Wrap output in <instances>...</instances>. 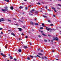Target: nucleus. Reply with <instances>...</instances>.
Instances as JSON below:
<instances>
[{"instance_id": "a19ab883", "label": "nucleus", "mask_w": 61, "mask_h": 61, "mask_svg": "<svg viewBox=\"0 0 61 61\" xmlns=\"http://www.w3.org/2000/svg\"><path fill=\"white\" fill-rule=\"evenodd\" d=\"M50 25H51V26H53V24H51Z\"/></svg>"}, {"instance_id": "f3484780", "label": "nucleus", "mask_w": 61, "mask_h": 61, "mask_svg": "<svg viewBox=\"0 0 61 61\" xmlns=\"http://www.w3.org/2000/svg\"><path fill=\"white\" fill-rule=\"evenodd\" d=\"M30 56V57H31V58H33V57H34L33 56L31 55Z\"/></svg>"}, {"instance_id": "bf43d9fd", "label": "nucleus", "mask_w": 61, "mask_h": 61, "mask_svg": "<svg viewBox=\"0 0 61 61\" xmlns=\"http://www.w3.org/2000/svg\"><path fill=\"white\" fill-rule=\"evenodd\" d=\"M8 56H10V54H9L8 55Z\"/></svg>"}, {"instance_id": "7c9ffc66", "label": "nucleus", "mask_w": 61, "mask_h": 61, "mask_svg": "<svg viewBox=\"0 0 61 61\" xmlns=\"http://www.w3.org/2000/svg\"><path fill=\"white\" fill-rule=\"evenodd\" d=\"M32 11H35V10L34 9H33L32 10Z\"/></svg>"}, {"instance_id": "c9c22d12", "label": "nucleus", "mask_w": 61, "mask_h": 61, "mask_svg": "<svg viewBox=\"0 0 61 61\" xmlns=\"http://www.w3.org/2000/svg\"><path fill=\"white\" fill-rule=\"evenodd\" d=\"M48 36H51L50 35H48Z\"/></svg>"}, {"instance_id": "a211bd4d", "label": "nucleus", "mask_w": 61, "mask_h": 61, "mask_svg": "<svg viewBox=\"0 0 61 61\" xmlns=\"http://www.w3.org/2000/svg\"><path fill=\"white\" fill-rule=\"evenodd\" d=\"M10 59H13V57H12V56H10Z\"/></svg>"}, {"instance_id": "49530a36", "label": "nucleus", "mask_w": 61, "mask_h": 61, "mask_svg": "<svg viewBox=\"0 0 61 61\" xmlns=\"http://www.w3.org/2000/svg\"><path fill=\"white\" fill-rule=\"evenodd\" d=\"M30 45H32V44H31V43L30 42Z\"/></svg>"}, {"instance_id": "8fccbe9b", "label": "nucleus", "mask_w": 61, "mask_h": 61, "mask_svg": "<svg viewBox=\"0 0 61 61\" xmlns=\"http://www.w3.org/2000/svg\"><path fill=\"white\" fill-rule=\"evenodd\" d=\"M41 52H43V50H41Z\"/></svg>"}, {"instance_id": "393cba45", "label": "nucleus", "mask_w": 61, "mask_h": 61, "mask_svg": "<svg viewBox=\"0 0 61 61\" xmlns=\"http://www.w3.org/2000/svg\"><path fill=\"white\" fill-rule=\"evenodd\" d=\"M47 10L48 11H51V10H49L48 9Z\"/></svg>"}, {"instance_id": "e433bc0d", "label": "nucleus", "mask_w": 61, "mask_h": 61, "mask_svg": "<svg viewBox=\"0 0 61 61\" xmlns=\"http://www.w3.org/2000/svg\"><path fill=\"white\" fill-rule=\"evenodd\" d=\"M28 37L27 36H25V38H27Z\"/></svg>"}, {"instance_id": "1a4fd4ad", "label": "nucleus", "mask_w": 61, "mask_h": 61, "mask_svg": "<svg viewBox=\"0 0 61 61\" xmlns=\"http://www.w3.org/2000/svg\"><path fill=\"white\" fill-rule=\"evenodd\" d=\"M35 14H38V11H35Z\"/></svg>"}, {"instance_id": "39448f33", "label": "nucleus", "mask_w": 61, "mask_h": 61, "mask_svg": "<svg viewBox=\"0 0 61 61\" xmlns=\"http://www.w3.org/2000/svg\"><path fill=\"white\" fill-rule=\"evenodd\" d=\"M55 40L56 41H58L59 40L58 38H57V37L55 38Z\"/></svg>"}, {"instance_id": "a18cd8bd", "label": "nucleus", "mask_w": 61, "mask_h": 61, "mask_svg": "<svg viewBox=\"0 0 61 61\" xmlns=\"http://www.w3.org/2000/svg\"><path fill=\"white\" fill-rule=\"evenodd\" d=\"M53 15V16H54V17H56V16L55 15Z\"/></svg>"}, {"instance_id": "9d476101", "label": "nucleus", "mask_w": 61, "mask_h": 61, "mask_svg": "<svg viewBox=\"0 0 61 61\" xmlns=\"http://www.w3.org/2000/svg\"><path fill=\"white\" fill-rule=\"evenodd\" d=\"M23 8H24V7L22 6H20L19 7V8H20V9Z\"/></svg>"}, {"instance_id": "a878e982", "label": "nucleus", "mask_w": 61, "mask_h": 61, "mask_svg": "<svg viewBox=\"0 0 61 61\" xmlns=\"http://www.w3.org/2000/svg\"><path fill=\"white\" fill-rule=\"evenodd\" d=\"M38 37H41V36L40 35H39L38 36Z\"/></svg>"}, {"instance_id": "5701e85b", "label": "nucleus", "mask_w": 61, "mask_h": 61, "mask_svg": "<svg viewBox=\"0 0 61 61\" xmlns=\"http://www.w3.org/2000/svg\"><path fill=\"white\" fill-rule=\"evenodd\" d=\"M37 56L39 57V58H41V57L39 56L38 55H37Z\"/></svg>"}, {"instance_id": "f03ea898", "label": "nucleus", "mask_w": 61, "mask_h": 61, "mask_svg": "<svg viewBox=\"0 0 61 61\" xmlns=\"http://www.w3.org/2000/svg\"><path fill=\"white\" fill-rule=\"evenodd\" d=\"M46 29L48 31H49V30H52V29L51 28H49L48 27H47L46 28Z\"/></svg>"}, {"instance_id": "4d7b16f0", "label": "nucleus", "mask_w": 61, "mask_h": 61, "mask_svg": "<svg viewBox=\"0 0 61 61\" xmlns=\"http://www.w3.org/2000/svg\"><path fill=\"white\" fill-rule=\"evenodd\" d=\"M40 50V49H39L38 50Z\"/></svg>"}, {"instance_id": "f257e3e1", "label": "nucleus", "mask_w": 61, "mask_h": 61, "mask_svg": "<svg viewBox=\"0 0 61 61\" xmlns=\"http://www.w3.org/2000/svg\"><path fill=\"white\" fill-rule=\"evenodd\" d=\"M6 6L5 7V9H2V11L3 12H5V11H6V10H7V8H8Z\"/></svg>"}, {"instance_id": "412c9836", "label": "nucleus", "mask_w": 61, "mask_h": 61, "mask_svg": "<svg viewBox=\"0 0 61 61\" xmlns=\"http://www.w3.org/2000/svg\"><path fill=\"white\" fill-rule=\"evenodd\" d=\"M37 4H38V5H41L40 3L39 2H38V3H37Z\"/></svg>"}, {"instance_id": "680f3d73", "label": "nucleus", "mask_w": 61, "mask_h": 61, "mask_svg": "<svg viewBox=\"0 0 61 61\" xmlns=\"http://www.w3.org/2000/svg\"><path fill=\"white\" fill-rule=\"evenodd\" d=\"M24 0L25 1H27V0Z\"/></svg>"}, {"instance_id": "c756f323", "label": "nucleus", "mask_w": 61, "mask_h": 61, "mask_svg": "<svg viewBox=\"0 0 61 61\" xmlns=\"http://www.w3.org/2000/svg\"><path fill=\"white\" fill-rule=\"evenodd\" d=\"M1 55H2V56H3L4 55V54H3V53H1Z\"/></svg>"}, {"instance_id": "6e6d98bb", "label": "nucleus", "mask_w": 61, "mask_h": 61, "mask_svg": "<svg viewBox=\"0 0 61 61\" xmlns=\"http://www.w3.org/2000/svg\"><path fill=\"white\" fill-rule=\"evenodd\" d=\"M54 52V50H53L52 51V52Z\"/></svg>"}, {"instance_id": "de8ad7c7", "label": "nucleus", "mask_w": 61, "mask_h": 61, "mask_svg": "<svg viewBox=\"0 0 61 61\" xmlns=\"http://www.w3.org/2000/svg\"><path fill=\"white\" fill-rule=\"evenodd\" d=\"M46 9H47V7L46 6Z\"/></svg>"}, {"instance_id": "e2e57ef3", "label": "nucleus", "mask_w": 61, "mask_h": 61, "mask_svg": "<svg viewBox=\"0 0 61 61\" xmlns=\"http://www.w3.org/2000/svg\"><path fill=\"white\" fill-rule=\"evenodd\" d=\"M41 33H43V31H41Z\"/></svg>"}, {"instance_id": "79ce46f5", "label": "nucleus", "mask_w": 61, "mask_h": 61, "mask_svg": "<svg viewBox=\"0 0 61 61\" xmlns=\"http://www.w3.org/2000/svg\"><path fill=\"white\" fill-rule=\"evenodd\" d=\"M3 56L4 57H5V55H3Z\"/></svg>"}, {"instance_id": "f8f14e48", "label": "nucleus", "mask_w": 61, "mask_h": 61, "mask_svg": "<svg viewBox=\"0 0 61 61\" xmlns=\"http://www.w3.org/2000/svg\"><path fill=\"white\" fill-rule=\"evenodd\" d=\"M45 58V59H47V57L46 56H44Z\"/></svg>"}, {"instance_id": "13d9d810", "label": "nucleus", "mask_w": 61, "mask_h": 61, "mask_svg": "<svg viewBox=\"0 0 61 61\" xmlns=\"http://www.w3.org/2000/svg\"><path fill=\"white\" fill-rule=\"evenodd\" d=\"M56 60H58V59H56Z\"/></svg>"}, {"instance_id": "2f4dec72", "label": "nucleus", "mask_w": 61, "mask_h": 61, "mask_svg": "<svg viewBox=\"0 0 61 61\" xmlns=\"http://www.w3.org/2000/svg\"><path fill=\"white\" fill-rule=\"evenodd\" d=\"M8 21H9V22H11V20H8Z\"/></svg>"}, {"instance_id": "2eb2a0df", "label": "nucleus", "mask_w": 61, "mask_h": 61, "mask_svg": "<svg viewBox=\"0 0 61 61\" xmlns=\"http://www.w3.org/2000/svg\"><path fill=\"white\" fill-rule=\"evenodd\" d=\"M42 35H43L44 36H46V35L44 34V33L42 34Z\"/></svg>"}, {"instance_id": "4be33fe9", "label": "nucleus", "mask_w": 61, "mask_h": 61, "mask_svg": "<svg viewBox=\"0 0 61 61\" xmlns=\"http://www.w3.org/2000/svg\"><path fill=\"white\" fill-rule=\"evenodd\" d=\"M27 59H28V60H30V58H29V57H28L27 58Z\"/></svg>"}, {"instance_id": "69168bd1", "label": "nucleus", "mask_w": 61, "mask_h": 61, "mask_svg": "<svg viewBox=\"0 0 61 61\" xmlns=\"http://www.w3.org/2000/svg\"><path fill=\"white\" fill-rule=\"evenodd\" d=\"M19 39V40H21V39Z\"/></svg>"}, {"instance_id": "dca6fc26", "label": "nucleus", "mask_w": 61, "mask_h": 61, "mask_svg": "<svg viewBox=\"0 0 61 61\" xmlns=\"http://www.w3.org/2000/svg\"><path fill=\"white\" fill-rule=\"evenodd\" d=\"M10 9H11V10H13V7H10Z\"/></svg>"}, {"instance_id": "ddd939ff", "label": "nucleus", "mask_w": 61, "mask_h": 61, "mask_svg": "<svg viewBox=\"0 0 61 61\" xmlns=\"http://www.w3.org/2000/svg\"><path fill=\"white\" fill-rule=\"evenodd\" d=\"M43 16L44 17H45V18H47V17L44 15H43Z\"/></svg>"}, {"instance_id": "864d4df0", "label": "nucleus", "mask_w": 61, "mask_h": 61, "mask_svg": "<svg viewBox=\"0 0 61 61\" xmlns=\"http://www.w3.org/2000/svg\"><path fill=\"white\" fill-rule=\"evenodd\" d=\"M51 42H53V40H51Z\"/></svg>"}, {"instance_id": "72a5a7b5", "label": "nucleus", "mask_w": 61, "mask_h": 61, "mask_svg": "<svg viewBox=\"0 0 61 61\" xmlns=\"http://www.w3.org/2000/svg\"><path fill=\"white\" fill-rule=\"evenodd\" d=\"M48 22H49V23H50V20H48Z\"/></svg>"}, {"instance_id": "7ed1b4c3", "label": "nucleus", "mask_w": 61, "mask_h": 61, "mask_svg": "<svg viewBox=\"0 0 61 61\" xmlns=\"http://www.w3.org/2000/svg\"><path fill=\"white\" fill-rule=\"evenodd\" d=\"M4 20H4V19L3 18H1L0 19V22H1V21H4Z\"/></svg>"}, {"instance_id": "9b49d317", "label": "nucleus", "mask_w": 61, "mask_h": 61, "mask_svg": "<svg viewBox=\"0 0 61 61\" xmlns=\"http://www.w3.org/2000/svg\"><path fill=\"white\" fill-rule=\"evenodd\" d=\"M30 23H31L32 25H33L34 23H33V22H32V21H30Z\"/></svg>"}, {"instance_id": "f704fd0d", "label": "nucleus", "mask_w": 61, "mask_h": 61, "mask_svg": "<svg viewBox=\"0 0 61 61\" xmlns=\"http://www.w3.org/2000/svg\"><path fill=\"white\" fill-rule=\"evenodd\" d=\"M14 60H15V61H16V59H15V58H14Z\"/></svg>"}, {"instance_id": "603ef678", "label": "nucleus", "mask_w": 61, "mask_h": 61, "mask_svg": "<svg viewBox=\"0 0 61 61\" xmlns=\"http://www.w3.org/2000/svg\"><path fill=\"white\" fill-rule=\"evenodd\" d=\"M30 13H33V12H32L31 11H30Z\"/></svg>"}, {"instance_id": "c03bdc74", "label": "nucleus", "mask_w": 61, "mask_h": 61, "mask_svg": "<svg viewBox=\"0 0 61 61\" xmlns=\"http://www.w3.org/2000/svg\"><path fill=\"white\" fill-rule=\"evenodd\" d=\"M34 57H37V56H34Z\"/></svg>"}, {"instance_id": "473e14b6", "label": "nucleus", "mask_w": 61, "mask_h": 61, "mask_svg": "<svg viewBox=\"0 0 61 61\" xmlns=\"http://www.w3.org/2000/svg\"><path fill=\"white\" fill-rule=\"evenodd\" d=\"M1 34L2 35V34H3V32H2V31H1Z\"/></svg>"}, {"instance_id": "58836bf2", "label": "nucleus", "mask_w": 61, "mask_h": 61, "mask_svg": "<svg viewBox=\"0 0 61 61\" xmlns=\"http://www.w3.org/2000/svg\"><path fill=\"white\" fill-rule=\"evenodd\" d=\"M54 10V11L55 12H56V10L55 9Z\"/></svg>"}, {"instance_id": "b1692460", "label": "nucleus", "mask_w": 61, "mask_h": 61, "mask_svg": "<svg viewBox=\"0 0 61 61\" xmlns=\"http://www.w3.org/2000/svg\"><path fill=\"white\" fill-rule=\"evenodd\" d=\"M44 41H45V42H47V40H44Z\"/></svg>"}, {"instance_id": "774afa93", "label": "nucleus", "mask_w": 61, "mask_h": 61, "mask_svg": "<svg viewBox=\"0 0 61 61\" xmlns=\"http://www.w3.org/2000/svg\"><path fill=\"white\" fill-rule=\"evenodd\" d=\"M24 3H22V5H24Z\"/></svg>"}, {"instance_id": "c85d7f7f", "label": "nucleus", "mask_w": 61, "mask_h": 61, "mask_svg": "<svg viewBox=\"0 0 61 61\" xmlns=\"http://www.w3.org/2000/svg\"><path fill=\"white\" fill-rule=\"evenodd\" d=\"M6 1L7 2H9V0H7Z\"/></svg>"}, {"instance_id": "20e7f679", "label": "nucleus", "mask_w": 61, "mask_h": 61, "mask_svg": "<svg viewBox=\"0 0 61 61\" xmlns=\"http://www.w3.org/2000/svg\"><path fill=\"white\" fill-rule=\"evenodd\" d=\"M23 47L24 48H27V47L26 46H23Z\"/></svg>"}, {"instance_id": "37998d69", "label": "nucleus", "mask_w": 61, "mask_h": 61, "mask_svg": "<svg viewBox=\"0 0 61 61\" xmlns=\"http://www.w3.org/2000/svg\"><path fill=\"white\" fill-rule=\"evenodd\" d=\"M21 35H22V36H24V34L22 33L21 34Z\"/></svg>"}, {"instance_id": "09e8293b", "label": "nucleus", "mask_w": 61, "mask_h": 61, "mask_svg": "<svg viewBox=\"0 0 61 61\" xmlns=\"http://www.w3.org/2000/svg\"><path fill=\"white\" fill-rule=\"evenodd\" d=\"M27 9V7H26L25 8V9L26 10V9Z\"/></svg>"}, {"instance_id": "4c0bfd02", "label": "nucleus", "mask_w": 61, "mask_h": 61, "mask_svg": "<svg viewBox=\"0 0 61 61\" xmlns=\"http://www.w3.org/2000/svg\"><path fill=\"white\" fill-rule=\"evenodd\" d=\"M52 9H53L54 10L55 9V8H52Z\"/></svg>"}, {"instance_id": "6e6552de", "label": "nucleus", "mask_w": 61, "mask_h": 61, "mask_svg": "<svg viewBox=\"0 0 61 61\" xmlns=\"http://www.w3.org/2000/svg\"><path fill=\"white\" fill-rule=\"evenodd\" d=\"M38 54L39 55H40L41 56H43V54H42L40 53H38Z\"/></svg>"}, {"instance_id": "bb28decb", "label": "nucleus", "mask_w": 61, "mask_h": 61, "mask_svg": "<svg viewBox=\"0 0 61 61\" xmlns=\"http://www.w3.org/2000/svg\"><path fill=\"white\" fill-rule=\"evenodd\" d=\"M43 28V27H41L40 28V29H42Z\"/></svg>"}, {"instance_id": "423d86ee", "label": "nucleus", "mask_w": 61, "mask_h": 61, "mask_svg": "<svg viewBox=\"0 0 61 61\" xmlns=\"http://www.w3.org/2000/svg\"><path fill=\"white\" fill-rule=\"evenodd\" d=\"M18 51L19 52H22V51L21 50V49H20L18 50Z\"/></svg>"}, {"instance_id": "0e129e2a", "label": "nucleus", "mask_w": 61, "mask_h": 61, "mask_svg": "<svg viewBox=\"0 0 61 61\" xmlns=\"http://www.w3.org/2000/svg\"><path fill=\"white\" fill-rule=\"evenodd\" d=\"M1 36H0V38H1Z\"/></svg>"}, {"instance_id": "338daca9", "label": "nucleus", "mask_w": 61, "mask_h": 61, "mask_svg": "<svg viewBox=\"0 0 61 61\" xmlns=\"http://www.w3.org/2000/svg\"><path fill=\"white\" fill-rule=\"evenodd\" d=\"M22 14H23V15H24V14H25V13H23Z\"/></svg>"}, {"instance_id": "0eeeda50", "label": "nucleus", "mask_w": 61, "mask_h": 61, "mask_svg": "<svg viewBox=\"0 0 61 61\" xmlns=\"http://www.w3.org/2000/svg\"><path fill=\"white\" fill-rule=\"evenodd\" d=\"M18 29H19V31H22V29L20 28H18Z\"/></svg>"}, {"instance_id": "cd10ccee", "label": "nucleus", "mask_w": 61, "mask_h": 61, "mask_svg": "<svg viewBox=\"0 0 61 61\" xmlns=\"http://www.w3.org/2000/svg\"><path fill=\"white\" fill-rule=\"evenodd\" d=\"M3 29V28H0V30H2Z\"/></svg>"}, {"instance_id": "aec40b11", "label": "nucleus", "mask_w": 61, "mask_h": 61, "mask_svg": "<svg viewBox=\"0 0 61 61\" xmlns=\"http://www.w3.org/2000/svg\"><path fill=\"white\" fill-rule=\"evenodd\" d=\"M35 25H38V24L37 23H35Z\"/></svg>"}, {"instance_id": "5fc2aeb1", "label": "nucleus", "mask_w": 61, "mask_h": 61, "mask_svg": "<svg viewBox=\"0 0 61 61\" xmlns=\"http://www.w3.org/2000/svg\"><path fill=\"white\" fill-rule=\"evenodd\" d=\"M53 40H55V39L54 38L53 39Z\"/></svg>"}, {"instance_id": "4468645a", "label": "nucleus", "mask_w": 61, "mask_h": 61, "mask_svg": "<svg viewBox=\"0 0 61 61\" xmlns=\"http://www.w3.org/2000/svg\"><path fill=\"white\" fill-rule=\"evenodd\" d=\"M11 35H13V36H15V35L14 34V33H11Z\"/></svg>"}, {"instance_id": "6ab92c4d", "label": "nucleus", "mask_w": 61, "mask_h": 61, "mask_svg": "<svg viewBox=\"0 0 61 61\" xmlns=\"http://www.w3.org/2000/svg\"><path fill=\"white\" fill-rule=\"evenodd\" d=\"M41 59H44V57L43 56L42 57H41Z\"/></svg>"}, {"instance_id": "ea45409f", "label": "nucleus", "mask_w": 61, "mask_h": 61, "mask_svg": "<svg viewBox=\"0 0 61 61\" xmlns=\"http://www.w3.org/2000/svg\"><path fill=\"white\" fill-rule=\"evenodd\" d=\"M44 25V23L42 24V26H43V25Z\"/></svg>"}, {"instance_id": "3c124183", "label": "nucleus", "mask_w": 61, "mask_h": 61, "mask_svg": "<svg viewBox=\"0 0 61 61\" xmlns=\"http://www.w3.org/2000/svg\"><path fill=\"white\" fill-rule=\"evenodd\" d=\"M8 31H10V32H11V31L10 30H8Z\"/></svg>"}, {"instance_id": "052dcab7", "label": "nucleus", "mask_w": 61, "mask_h": 61, "mask_svg": "<svg viewBox=\"0 0 61 61\" xmlns=\"http://www.w3.org/2000/svg\"><path fill=\"white\" fill-rule=\"evenodd\" d=\"M23 27V28H25V26H24Z\"/></svg>"}]
</instances>
